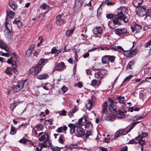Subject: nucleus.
Masks as SVG:
<instances>
[{
    "label": "nucleus",
    "mask_w": 151,
    "mask_h": 151,
    "mask_svg": "<svg viewBox=\"0 0 151 151\" xmlns=\"http://www.w3.org/2000/svg\"><path fill=\"white\" fill-rule=\"evenodd\" d=\"M38 137H39V140L41 141H42L44 140H45L46 139L47 140H48V139L49 138L48 134L45 132H40L39 134Z\"/></svg>",
    "instance_id": "7"
},
{
    "label": "nucleus",
    "mask_w": 151,
    "mask_h": 151,
    "mask_svg": "<svg viewBox=\"0 0 151 151\" xmlns=\"http://www.w3.org/2000/svg\"><path fill=\"white\" fill-rule=\"evenodd\" d=\"M107 104L106 102H104L102 105V112L105 114L108 113V110L107 108Z\"/></svg>",
    "instance_id": "19"
},
{
    "label": "nucleus",
    "mask_w": 151,
    "mask_h": 151,
    "mask_svg": "<svg viewBox=\"0 0 151 151\" xmlns=\"http://www.w3.org/2000/svg\"><path fill=\"white\" fill-rule=\"evenodd\" d=\"M17 105L15 103H14L11 104L10 106V108L12 109V111H13V110L15 109L16 108Z\"/></svg>",
    "instance_id": "57"
},
{
    "label": "nucleus",
    "mask_w": 151,
    "mask_h": 151,
    "mask_svg": "<svg viewBox=\"0 0 151 151\" xmlns=\"http://www.w3.org/2000/svg\"><path fill=\"white\" fill-rule=\"evenodd\" d=\"M140 122L139 121H137L136 122H134L132 124V125L130 126L129 129L128 130V132H130L133 128L135 126V125L138 124H139Z\"/></svg>",
    "instance_id": "36"
},
{
    "label": "nucleus",
    "mask_w": 151,
    "mask_h": 151,
    "mask_svg": "<svg viewBox=\"0 0 151 151\" xmlns=\"http://www.w3.org/2000/svg\"><path fill=\"white\" fill-rule=\"evenodd\" d=\"M117 99H118L117 102H118L119 103H120V104H123L124 105L125 104V103L124 102V101L123 100L121 99V98H119L118 96H117Z\"/></svg>",
    "instance_id": "52"
},
{
    "label": "nucleus",
    "mask_w": 151,
    "mask_h": 151,
    "mask_svg": "<svg viewBox=\"0 0 151 151\" xmlns=\"http://www.w3.org/2000/svg\"><path fill=\"white\" fill-rule=\"evenodd\" d=\"M65 64L63 62H61L60 63H58L55 66L53 72L55 69H56V70L58 71L60 70H61L64 69L65 68Z\"/></svg>",
    "instance_id": "11"
},
{
    "label": "nucleus",
    "mask_w": 151,
    "mask_h": 151,
    "mask_svg": "<svg viewBox=\"0 0 151 151\" xmlns=\"http://www.w3.org/2000/svg\"><path fill=\"white\" fill-rule=\"evenodd\" d=\"M143 1V0H134L132 3L134 6L137 8L139 7V6L141 5Z\"/></svg>",
    "instance_id": "16"
},
{
    "label": "nucleus",
    "mask_w": 151,
    "mask_h": 151,
    "mask_svg": "<svg viewBox=\"0 0 151 151\" xmlns=\"http://www.w3.org/2000/svg\"><path fill=\"white\" fill-rule=\"evenodd\" d=\"M142 137H141V135H139V136H138L137 137H135L136 139H137L138 138H143L144 137H146L148 135V134L146 132H144L142 133Z\"/></svg>",
    "instance_id": "45"
},
{
    "label": "nucleus",
    "mask_w": 151,
    "mask_h": 151,
    "mask_svg": "<svg viewBox=\"0 0 151 151\" xmlns=\"http://www.w3.org/2000/svg\"><path fill=\"white\" fill-rule=\"evenodd\" d=\"M57 52L58 50L55 47H54L51 49L50 53L52 54H55V56H58V53Z\"/></svg>",
    "instance_id": "26"
},
{
    "label": "nucleus",
    "mask_w": 151,
    "mask_h": 151,
    "mask_svg": "<svg viewBox=\"0 0 151 151\" xmlns=\"http://www.w3.org/2000/svg\"><path fill=\"white\" fill-rule=\"evenodd\" d=\"M115 115L112 113L109 114L107 116L106 119L108 121H113L115 119Z\"/></svg>",
    "instance_id": "20"
},
{
    "label": "nucleus",
    "mask_w": 151,
    "mask_h": 151,
    "mask_svg": "<svg viewBox=\"0 0 151 151\" xmlns=\"http://www.w3.org/2000/svg\"><path fill=\"white\" fill-rule=\"evenodd\" d=\"M16 129H15V127L12 126L10 134L11 135H13L15 134L16 133Z\"/></svg>",
    "instance_id": "37"
},
{
    "label": "nucleus",
    "mask_w": 151,
    "mask_h": 151,
    "mask_svg": "<svg viewBox=\"0 0 151 151\" xmlns=\"http://www.w3.org/2000/svg\"><path fill=\"white\" fill-rule=\"evenodd\" d=\"M129 110L130 112H132L133 111H139V108H137V107L134 108V107H130V108H129Z\"/></svg>",
    "instance_id": "49"
},
{
    "label": "nucleus",
    "mask_w": 151,
    "mask_h": 151,
    "mask_svg": "<svg viewBox=\"0 0 151 151\" xmlns=\"http://www.w3.org/2000/svg\"><path fill=\"white\" fill-rule=\"evenodd\" d=\"M99 83H98V81L96 79L93 80L91 82V85L93 86L99 85L100 83V80L99 81Z\"/></svg>",
    "instance_id": "29"
},
{
    "label": "nucleus",
    "mask_w": 151,
    "mask_h": 151,
    "mask_svg": "<svg viewBox=\"0 0 151 151\" xmlns=\"http://www.w3.org/2000/svg\"><path fill=\"white\" fill-rule=\"evenodd\" d=\"M133 76L132 75H130L127 76L124 79L122 83H124L126 81H128Z\"/></svg>",
    "instance_id": "48"
},
{
    "label": "nucleus",
    "mask_w": 151,
    "mask_h": 151,
    "mask_svg": "<svg viewBox=\"0 0 151 151\" xmlns=\"http://www.w3.org/2000/svg\"><path fill=\"white\" fill-rule=\"evenodd\" d=\"M136 54V50H134L129 52L127 54V56L128 57H132L135 55Z\"/></svg>",
    "instance_id": "23"
},
{
    "label": "nucleus",
    "mask_w": 151,
    "mask_h": 151,
    "mask_svg": "<svg viewBox=\"0 0 151 151\" xmlns=\"http://www.w3.org/2000/svg\"><path fill=\"white\" fill-rule=\"evenodd\" d=\"M107 71L105 69L101 70L99 72L100 76L101 77V78H103L104 76L107 74Z\"/></svg>",
    "instance_id": "30"
},
{
    "label": "nucleus",
    "mask_w": 151,
    "mask_h": 151,
    "mask_svg": "<svg viewBox=\"0 0 151 151\" xmlns=\"http://www.w3.org/2000/svg\"><path fill=\"white\" fill-rule=\"evenodd\" d=\"M42 68V66L38 64L36 65L34 68V72L35 73H37L40 71Z\"/></svg>",
    "instance_id": "24"
},
{
    "label": "nucleus",
    "mask_w": 151,
    "mask_h": 151,
    "mask_svg": "<svg viewBox=\"0 0 151 151\" xmlns=\"http://www.w3.org/2000/svg\"><path fill=\"white\" fill-rule=\"evenodd\" d=\"M142 116H136L132 120L133 121H136L137 120L142 119Z\"/></svg>",
    "instance_id": "55"
},
{
    "label": "nucleus",
    "mask_w": 151,
    "mask_h": 151,
    "mask_svg": "<svg viewBox=\"0 0 151 151\" xmlns=\"http://www.w3.org/2000/svg\"><path fill=\"white\" fill-rule=\"evenodd\" d=\"M35 127L37 128L38 131H39L42 130L43 127L42 124H38L35 126Z\"/></svg>",
    "instance_id": "32"
},
{
    "label": "nucleus",
    "mask_w": 151,
    "mask_h": 151,
    "mask_svg": "<svg viewBox=\"0 0 151 151\" xmlns=\"http://www.w3.org/2000/svg\"><path fill=\"white\" fill-rule=\"evenodd\" d=\"M86 104V107L88 110H90L92 108L93 105L89 100H88Z\"/></svg>",
    "instance_id": "25"
},
{
    "label": "nucleus",
    "mask_w": 151,
    "mask_h": 151,
    "mask_svg": "<svg viewBox=\"0 0 151 151\" xmlns=\"http://www.w3.org/2000/svg\"><path fill=\"white\" fill-rule=\"evenodd\" d=\"M40 51L41 50L40 49L37 50L34 52V55L36 57H37L39 55V53Z\"/></svg>",
    "instance_id": "54"
},
{
    "label": "nucleus",
    "mask_w": 151,
    "mask_h": 151,
    "mask_svg": "<svg viewBox=\"0 0 151 151\" xmlns=\"http://www.w3.org/2000/svg\"><path fill=\"white\" fill-rule=\"evenodd\" d=\"M128 127H127L125 129H120L121 135H123L127 134L129 132L128 130L127 131L128 129Z\"/></svg>",
    "instance_id": "34"
},
{
    "label": "nucleus",
    "mask_w": 151,
    "mask_h": 151,
    "mask_svg": "<svg viewBox=\"0 0 151 151\" xmlns=\"http://www.w3.org/2000/svg\"><path fill=\"white\" fill-rule=\"evenodd\" d=\"M40 7L41 9H43L47 10L49 8V6L45 3H43L42 5L40 6Z\"/></svg>",
    "instance_id": "35"
},
{
    "label": "nucleus",
    "mask_w": 151,
    "mask_h": 151,
    "mask_svg": "<svg viewBox=\"0 0 151 151\" xmlns=\"http://www.w3.org/2000/svg\"><path fill=\"white\" fill-rule=\"evenodd\" d=\"M102 63L103 64L107 63L109 62L108 55H106L102 58Z\"/></svg>",
    "instance_id": "27"
},
{
    "label": "nucleus",
    "mask_w": 151,
    "mask_h": 151,
    "mask_svg": "<svg viewBox=\"0 0 151 151\" xmlns=\"http://www.w3.org/2000/svg\"><path fill=\"white\" fill-rule=\"evenodd\" d=\"M9 5L14 11H15L17 9V5L15 1H10L9 3Z\"/></svg>",
    "instance_id": "15"
},
{
    "label": "nucleus",
    "mask_w": 151,
    "mask_h": 151,
    "mask_svg": "<svg viewBox=\"0 0 151 151\" xmlns=\"http://www.w3.org/2000/svg\"><path fill=\"white\" fill-rule=\"evenodd\" d=\"M38 39L40 40L39 42L37 43V46H40L42 43V42L43 40V39L41 36H39L38 37Z\"/></svg>",
    "instance_id": "51"
},
{
    "label": "nucleus",
    "mask_w": 151,
    "mask_h": 151,
    "mask_svg": "<svg viewBox=\"0 0 151 151\" xmlns=\"http://www.w3.org/2000/svg\"><path fill=\"white\" fill-rule=\"evenodd\" d=\"M121 135L120 129L118 130L116 132L115 134L114 138H116L118 137Z\"/></svg>",
    "instance_id": "44"
},
{
    "label": "nucleus",
    "mask_w": 151,
    "mask_h": 151,
    "mask_svg": "<svg viewBox=\"0 0 151 151\" xmlns=\"http://www.w3.org/2000/svg\"><path fill=\"white\" fill-rule=\"evenodd\" d=\"M12 69L11 68L7 67L5 71L6 73L9 76H11L12 75Z\"/></svg>",
    "instance_id": "39"
},
{
    "label": "nucleus",
    "mask_w": 151,
    "mask_h": 151,
    "mask_svg": "<svg viewBox=\"0 0 151 151\" xmlns=\"http://www.w3.org/2000/svg\"><path fill=\"white\" fill-rule=\"evenodd\" d=\"M51 142L49 138L48 140H45L43 142L39 143V147L41 148H46L49 147L51 145Z\"/></svg>",
    "instance_id": "8"
},
{
    "label": "nucleus",
    "mask_w": 151,
    "mask_h": 151,
    "mask_svg": "<svg viewBox=\"0 0 151 151\" xmlns=\"http://www.w3.org/2000/svg\"><path fill=\"white\" fill-rule=\"evenodd\" d=\"M49 77V76L47 73L42 74L37 76V78L40 80L46 79Z\"/></svg>",
    "instance_id": "18"
},
{
    "label": "nucleus",
    "mask_w": 151,
    "mask_h": 151,
    "mask_svg": "<svg viewBox=\"0 0 151 151\" xmlns=\"http://www.w3.org/2000/svg\"><path fill=\"white\" fill-rule=\"evenodd\" d=\"M138 142L140 144L141 146H143L145 144V141L143 140L142 139H139Z\"/></svg>",
    "instance_id": "53"
},
{
    "label": "nucleus",
    "mask_w": 151,
    "mask_h": 151,
    "mask_svg": "<svg viewBox=\"0 0 151 151\" xmlns=\"http://www.w3.org/2000/svg\"><path fill=\"white\" fill-rule=\"evenodd\" d=\"M116 112V116L118 118H124L125 116V114L124 112L121 111L119 110H117Z\"/></svg>",
    "instance_id": "17"
},
{
    "label": "nucleus",
    "mask_w": 151,
    "mask_h": 151,
    "mask_svg": "<svg viewBox=\"0 0 151 151\" xmlns=\"http://www.w3.org/2000/svg\"><path fill=\"white\" fill-rule=\"evenodd\" d=\"M74 31V29H70L67 31L66 35L67 37H69L72 33Z\"/></svg>",
    "instance_id": "43"
},
{
    "label": "nucleus",
    "mask_w": 151,
    "mask_h": 151,
    "mask_svg": "<svg viewBox=\"0 0 151 151\" xmlns=\"http://www.w3.org/2000/svg\"><path fill=\"white\" fill-rule=\"evenodd\" d=\"M114 32L117 35H121V29H114Z\"/></svg>",
    "instance_id": "40"
},
{
    "label": "nucleus",
    "mask_w": 151,
    "mask_h": 151,
    "mask_svg": "<svg viewBox=\"0 0 151 151\" xmlns=\"http://www.w3.org/2000/svg\"><path fill=\"white\" fill-rule=\"evenodd\" d=\"M131 28L132 32H134L135 30H138L142 28V27L141 25L137 24H135L133 26L131 27Z\"/></svg>",
    "instance_id": "21"
},
{
    "label": "nucleus",
    "mask_w": 151,
    "mask_h": 151,
    "mask_svg": "<svg viewBox=\"0 0 151 151\" xmlns=\"http://www.w3.org/2000/svg\"><path fill=\"white\" fill-rule=\"evenodd\" d=\"M63 135H61L60 137L59 138L58 141L60 143L62 144H63Z\"/></svg>",
    "instance_id": "56"
},
{
    "label": "nucleus",
    "mask_w": 151,
    "mask_h": 151,
    "mask_svg": "<svg viewBox=\"0 0 151 151\" xmlns=\"http://www.w3.org/2000/svg\"><path fill=\"white\" fill-rule=\"evenodd\" d=\"M133 65V62L132 61H131L129 62L127 67V68H129V69H132V66Z\"/></svg>",
    "instance_id": "58"
},
{
    "label": "nucleus",
    "mask_w": 151,
    "mask_h": 151,
    "mask_svg": "<svg viewBox=\"0 0 151 151\" xmlns=\"http://www.w3.org/2000/svg\"><path fill=\"white\" fill-rule=\"evenodd\" d=\"M139 96L140 99H141L143 101H144L145 99L146 94L145 93H141L139 94Z\"/></svg>",
    "instance_id": "42"
},
{
    "label": "nucleus",
    "mask_w": 151,
    "mask_h": 151,
    "mask_svg": "<svg viewBox=\"0 0 151 151\" xmlns=\"http://www.w3.org/2000/svg\"><path fill=\"white\" fill-rule=\"evenodd\" d=\"M26 80H23L18 83V85L14 86L12 88L13 92L17 93L19 91L24 87Z\"/></svg>",
    "instance_id": "5"
},
{
    "label": "nucleus",
    "mask_w": 151,
    "mask_h": 151,
    "mask_svg": "<svg viewBox=\"0 0 151 151\" xmlns=\"http://www.w3.org/2000/svg\"><path fill=\"white\" fill-rule=\"evenodd\" d=\"M68 90L67 88L65 86H63L61 88V90L64 93H65Z\"/></svg>",
    "instance_id": "61"
},
{
    "label": "nucleus",
    "mask_w": 151,
    "mask_h": 151,
    "mask_svg": "<svg viewBox=\"0 0 151 151\" xmlns=\"http://www.w3.org/2000/svg\"><path fill=\"white\" fill-rule=\"evenodd\" d=\"M48 59H45L44 58H41L39 60L38 64L41 66L42 65H44L47 62Z\"/></svg>",
    "instance_id": "22"
},
{
    "label": "nucleus",
    "mask_w": 151,
    "mask_h": 151,
    "mask_svg": "<svg viewBox=\"0 0 151 151\" xmlns=\"http://www.w3.org/2000/svg\"><path fill=\"white\" fill-rule=\"evenodd\" d=\"M86 121V116H83L79 119L78 122L76 124L81 126L84 125Z\"/></svg>",
    "instance_id": "13"
},
{
    "label": "nucleus",
    "mask_w": 151,
    "mask_h": 151,
    "mask_svg": "<svg viewBox=\"0 0 151 151\" xmlns=\"http://www.w3.org/2000/svg\"><path fill=\"white\" fill-rule=\"evenodd\" d=\"M27 139L24 138L22 139L19 140V142L21 143L26 144Z\"/></svg>",
    "instance_id": "60"
},
{
    "label": "nucleus",
    "mask_w": 151,
    "mask_h": 151,
    "mask_svg": "<svg viewBox=\"0 0 151 151\" xmlns=\"http://www.w3.org/2000/svg\"><path fill=\"white\" fill-rule=\"evenodd\" d=\"M151 45V40H149L145 45V47H149Z\"/></svg>",
    "instance_id": "62"
},
{
    "label": "nucleus",
    "mask_w": 151,
    "mask_h": 151,
    "mask_svg": "<svg viewBox=\"0 0 151 151\" xmlns=\"http://www.w3.org/2000/svg\"><path fill=\"white\" fill-rule=\"evenodd\" d=\"M127 147L126 146H125L123 147L122 149L120 150V151H127Z\"/></svg>",
    "instance_id": "64"
},
{
    "label": "nucleus",
    "mask_w": 151,
    "mask_h": 151,
    "mask_svg": "<svg viewBox=\"0 0 151 151\" xmlns=\"http://www.w3.org/2000/svg\"><path fill=\"white\" fill-rule=\"evenodd\" d=\"M68 126L70 128V131L71 134L74 133L75 131V128L76 127V130L78 137H83V136H85V132L84 129L81 127V126L76 124V127L73 124H70L68 125Z\"/></svg>",
    "instance_id": "3"
},
{
    "label": "nucleus",
    "mask_w": 151,
    "mask_h": 151,
    "mask_svg": "<svg viewBox=\"0 0 151 151\" xmlns=\"http://www.w3.org/2000/svg\"><path fill=\"white\" fill-rule=\"evenodd\" d=\"M100 76V75L99 72H96L95 73V78L98 79H100V80H101L102 78H101V76Z\"/></svg>",
    "instance_id": "46"
},
{
    "label": "nucleus",
    "mask_w": 151,
    "mask_h": 151,
    "mask_svg": "<svg viewBox=\"0 0 151 151\" xmlns=\"http://www.w3.org/2000/svg\"><path fill=\"white\" fill-rule=\"evenodd\" d=\"M136 14L139 16L143 17L145 15L146 9L145 6H140L136 8Z\"/></svg>",
    "instance_id": "6"
},
{
    "label": "nucleus",
    "mask_w": 151,
    "mask_h": 151,
    "mask_svg": "<svg viewBox=\"0 0 151 151\" xmlns=\"http://www.w3.org/2000/svg\"><path fill=\"white\" fill-rule=\"evenodd\" d=\"M93 32L94 34L101 35L102 33V29L100 26L96 27L93 29Z\"/></svg>",
    "instance_id": "12"
},
{
    "label": "nucleus",
    "mask_w": 151,
    "mask_h": 151,
    "mask_svg": "<svg viewBox=\"0 0 151 151\" xmlns=\"http://www.w3.org/2000/svg\"><path fill=\"white\" fill-rule=\"evenodd\" d=\"M7 45V44L2 40H0V48L3 49L6 47Z\"/></svg>",
    "instance_id": "28"
},
{
    "label": "nucleus",
    "mask_w": 151,
    "mask_h": 151,
    "mask_svg": "<svg viewBox=\"0 0 151 151\" xmlns=\"http://www.w3.org/2000/svg\"><path fill=\"white\" fill-rule=\"evenodd\" d=\"M109 61H110L111 62H113L115 59V57L114 56L108 55Z\"/></svg>",
    "instance_id": "47"
},
{
    "label": "nucleus",
    "mask_w": 151,
    "mask_h": 151,
    "mask_svg": "<svg viewBox=\"0 0 151 151\" xmlns=\"http://www.w3.org/2000/svg\"><path fill=\"white\" fill-rule=\"evenodd\" d=\"M50 149L52 151H60L61 147L57 146H51Z\"/></svg>",
    "instance_id": "31"
},
{
    "label": "nucleus",
    "mask_w": 151,
    "mask_h": 151,
    "mask_svg": "<svg viewBox=\"0 0 151 151\" xmlns=\"http://www.w3.org/2000/svg\"><path fill=\"white\" fill-rule=\"evenodd\" d=\"M83 0H76L75 3L74 9H78L83 5Z\"/></svg>",
    "instance_id": "14"
},
{
    "label": "nucleus",
    "mask_w": 151,
    "mask_h": 151,
    "mask_svg": "<svg viewBox=\"0 0 151 151\" xmlns=\"http://www.w3.org/2000/svg\"><path fill=\"white\" fill-rule=\"evenodd\" d=\"M77 110V109L75 108L74 110H73L72 111H70L68 113V115L70 117H72L73 116V114L75 113Z\"/></svg>",
    "instance_id": "33"
},
{
    "label": "nucleus",
    "mask_w": 151,
    "mask_h": 151,
    "mask_svg": "<svg viewBox=\"0 0 151 151\" xmlns=\"http://www.w3.org/2000/svg\"><path fill=\"white\" fill-rule=\"evenodd\" d=\"M145 15L146 16L145 17H149L150 18L151 17V10H147V12H146V14Z\"/></svg>",
    "instance_id": "41"
},
{
    "label": "nucleus",
    "mask_w": 151,
    "mask_h": 151,
    "mask_svg": "<svg viewBox=\"0 0 151 151\" xmlns=\"http://www.w3.org/2000/svg\"><path fill=\"white\" fill-rule=\"evenodd\" d=\"M15 23L16 24L19 28H21L22 26V24L21 22L19 20H15Z\"/></svg>",
    "instance_id": "38"
},
{
    "label": "nucleus",
    "mask_w": 151,
    "mask_h": 151,
    "mask_svg": "<svg viewBox=\"0 0 151 151\" xmlns=\"http://www.w3.org/2000/svg\"><path fill=\"white\" fill-rule=\"evenodd\" d=\"M26 144L28 145L29 146H32L34 144L33 142L31 141L30 140H29L27 139V141L26 142Z\"/></svg>",
    "instance_id": "59"
},
{
    "label": "nucleus",
    "mask_w": 151,
    "mask_h": 151,
    "mask_svg": "<svg viewBox=\"0 0 151 151\" xmlns=\"http://www.w3.org/2000/svg\"><path fill=\"white\" fill-rule=\"evenodd\" d=\"M113 17V15L111 14H109L106 15V17L108 19H111Z\"/></svg>",
    "instance_id": "63"
},
{
    "label": "nucleus",
    "mask_w": 151,
    "mask_h": 151,
    "mask_svg": "<svg viewBox=\"0 0 151 151\" xmlns=\"http://www.w3.org/2000/svg\"><path fill=\"white\" fill-rule=\"evenodd\" d=\"M109 101L110 102V104L109 105V109L110 111L112 112H115L117 111V107L116 106L114 105V101L113 99H111L110 98H109Z\"/></svg>",
    "instance_id": "9"
},
{
    "label": "nucleus",
    "mask_w": 151,
    "mask_h": 151,
    "mask_svg": "<svg viewBox=\"0 0 151 151\" xmlns=\"http://www.w3.org/2000/svg\"><path fill=\"white\" fill-rule=\"evenodd\" d=\"M7 17H6L5 21L3 24L1 29L3 30L5 34H9L12 30V26L7 22V17L9 16V18L13 19L14 18L15 13L12 11H10L9 12L6 11Z\"/></svg>",
    "instance_id": "1"
},
{
    "label": "nucleus",
    "mask_w": 151,
    "mask_h": 151,
    "mask_svg": "<svg viewBox=\"0 0 151 151\" xmlns=\"http://www.w3.org/2000/svg\"><path fill=\"white\" fill-rule=\"evenodd\" d=\"M121 34H127L128 33L127 32V29L125 28L121 29Z\"/></svg>",
    "instance_id": "50"
},
{
    "label": "nucleus",
    "mask_w": 151,
    "mask_h": 151,
    "mask_svg": "<svg viewBox=\"0 0 151 151\" xmlns=\"http://www.w3.org/2000/svg\"><path fill=\"white\" fill-rule=\"evenodd\" d=\"M64 21L63 15H58L56 17V23L57 24H61L63 23Z\"/></svg>",
    "instance_id": "10"
},
{
    "label": "nucleus",
    "mask_w": 151,
    "mask_h": 151,
    "mask_svg": "<svg viewBox=\"0 0 151 151\" xmlns=\"http://www.w3.org/2000/svg\"><path fill=\"white\" fill-rule=\"evenodd\" d=\"M122 20L119 18L117 16L115 15L113 20H111L108 23V25L111 28H114L115 25L117 24H120Z\"/></svg>",
    "instance_id": "4"
},
{
    "label": "nucleus",
    "mask_w": 151,
    "mask_h": 151,
    "mask_svg": "<svg viewBox=\"0 0 151 151\" xmlns=\"http://www.w3.org/2000/svg\"><path fill=\"white\" fill-rule=\"evenodd\" d=\"M118 14L116 15L125 23L128 22L130 17L127 13V8L125 6H121L117 10Z\"/></svg>",
    "instance_id": "2"
}]
</instances>
